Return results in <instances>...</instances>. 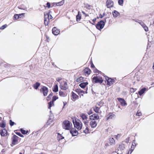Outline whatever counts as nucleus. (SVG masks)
Wrapping results in <instances>:
<instances>
[{
	"mask_svg": "<svg viewBox=\"0 0 154 154\" xmlns=\"http://www.w3.org/2000/svg\"><path fill=\"white\" fill-rule=\"evenodd\" d=\"M114 5L113 2L110 0H107L106 2V5L107 8H110L113 7Z\"/></svg>",
	"mask_w": 154,
	"mask_h": 154,
	"instance_id": "12",
	"label": "nucleus"
},
{
	"mask_svg": "<svg viewBox=\"0 0 154 154\" xmlns=\"http://www.w3.org/2000/svg\"><path fill=\"white\" fill-rule=\"evenodd\" d=\"M115 115L112 112H110L106 117V120L112 119L115 117Z\"/></svg>",
	"mask_w": 154,
	"mask_h": 154,
	"instance_id": "18",
	"label": "nucleus"
},
{
	"mask_svg": "<svg viewBox=\"0 0 154 154\" xmlns=\"http://www.w3.org/2000/svg\"><path fill=\"white\" fill-rule=\"evenodd\" d=\"M75 91L78 93L79 94H81L82 93H84V91L81 90L80 89H77L75 90Z\"/></svg>",
	"mask_w": 154,
	"mask_h": 154,
	"instance_id": "35",
	"label": "nucleus"
},
{
	"mask_svg": "<svg viewBox=\"0 0 154 154\" xmlns=\"http://www.w3.org/2000/svg\"><path fill=\"white\" fill-rule=\"evenodd\" d=\"M64 3V1L63 0H62L59 2L57 3H56V5L57 6H60L61 5H62Z\"/></svg>",
	"mask_w": 154,
	"mask_h": 154,
	"instance_id": "40",
	"label": "nucleus"
},
{
	"mask_svg": "<svg viewBox=\"0 0 154 154\" xmlns=\"http://www.w3.org/2000/svg\"><path fill=\"white\" fill-rule=\"evenodd\" d=\"M146 88H144L141 89L138 91V94L140 96H141L145 92Z\"/></svg>",
	"mask_w": 154,
	"mask_h": 154,
	"instance_id": "23",
	"label": "nucleus"
},
{
	"mask_svg": "<svg viewBox=\"0 0 154 154\" xmlns=\"http://www.w3.org/2000/svg\"><path fill=\"white\" fill-rule=\"evenodd\" d=\"M80 12L79 11L78 12V14L76 16V20L77 21H79L80 19H81V14H80Z\"/></svg>",
	"mask_w": 154,
	"mask_h": 154,
	"instance_id": "29",
	"label": "nucleus"
},
{
	"mask_svg": "<svg viewBox=\"0 0 154 154\" xmlns=\"http://www.w3.org/2000/svg\"><path fill=\"white\" fill-rule=\"evenodd\" d=\"M57 140H60L64 138V137L62 136L60 134L58 133L57 136Z\"/></svg>",
	"mask_w": 154,
	"mask_h": 154,
	"instance_id": "34",
	"label": "nucleus"
},
{
	"mask_svg": "<svg viewBox=\"0 0 154 154\" xmlns=\"http://www.w3.org/2000/svg\"><path fill=\"white\" fill-rule=\"evenodd\" d=\"M20 131L21 133L23 134H27L28 132V131H26L23 130L22 128H21L20 129Z\"/></svg>",
	"mask_w": 154,
	"mask_h": 154,
	"instance_id": "37",
	"label": "nucleus"
},
{
	"mask_svg": "<svg viewBox=\"0 0 154 154\" xmlns=\"http://www.w3.org/2000/svg\"><path fill=\"white\" fill-rule=\"evenodd\" d=\"M129 138H127L125 139V142L128 143L129 142Z\"/></svg>",
	"mask_w": 154,
	"mask_h": 154,
	"instance_id": "57",
	"label": "nucleus"
},
{
	"mask_svg": "<svg viewBox=\"0 0 154 154\" xmlns=\"http://www.w3.org/2000/svg\"><path fill=\"white\" fill-rule=\"evenodd\" d=\"M125 148V146L123 144H121L119 145V147H118V150L119 149L120 150H123Z\"/></svg>",
	"mask_w": 154,
	"mask_h": 154,
	"instance_id": "26",
	"label": "nucleus"
},
{
	"mask_svg": "<svg viewBox=\"0 0 154 154\" xmlns=\"http://www.w3.org/2000/svg\"><path fill=\"white\" fill-rule=\"evenodd\" d=\"M83 123H84V124L86 126H88V120H84Z\"/></svg>",
	"mask_w": 154,
	"mask_h": 154,
	"instance_id": "43",
	"label": "nucleus"
},
{
	"mask_svg": "<svg viewBox=\"0 0 154 154\" xmlns=\"http://www.w3.org/2000/svg\"><path fill=\"white\" fill-rule=\"evenodd\" d=\"M52 18V17L51 16V15L50 14H49V19H51Z\"/></svg>",
	"mask_w": 154,
	"mask_h": 154,
	"instance_id": "63",
	"label": "nucleus"
},
{
	"mask_svg": "<svg viewBox=\"0 0 154 154\" xmlns=\"http://www.w3.org/2000/svg\"><path fill=\"white\" fill-rule=\"evenodd\" d=\"M58 98V97L56 96H54L52 97V100L50 101L48 103V108L49 109H51V107L52 106V105L54 106V101L56 100Z\"/></svg>",
	"mask_w": 154,
	"mask_h": 154,
	"instance_id": "5",
	"label": "nucleus"
},
{
	"mask_svg": "<svg viewBox=\"0 0 154 154\" xmlns=\"http://www.w3.org/2000/svg\"><path fill=\"white\" fill-rule=\"evenodd\" d=\"M104 25L105 22L104 21L101 20L98 22L96 26L97 29L100 30L104 27Z\"/></svg>",
	"mask_w": 154,
	"mask_h": 154,
	"instance_id": "4",
	"label": "nucleus"
},
{
	"mask_svg": "<svg viewBox=\"0 0 154 154\" xmlns=\"http://www.w3.org/2000/svg\"><path fill=\"white\" fill-rule=\"evenodd\" d=\"M60 87L61 89L64 90H66L68 88L67 82H64L60 83Z\"/></svg>",
	"mask_w": 154,
	"mask_h": 154,
	"instance_id": "6",
	"label": "nucleus"
},
{
	"mask_svg": "<svg viewBox=\"0 0 154 154\" xmlns=\"http://www.w3.org/2000/svg\"><path fill=\"white\" fill-rule=\"evenodd\" d=\"M40 84L38 82H36L33 85V87L34 89L36 90L38 88V87L40 86Z\"/></svg>",
	"mask_w": 154,
	"mask_h": 154,
	"instance_id": "25",
	"label": "nucleus"
},
{
	"mask_svg": "<svg viewBox=\"0 0 154 154\" xmlns=\"http://www.w3.org/2000/svg\"><path fill=\"white\" fill-rule=\"evenodd\" d=\"M130 91L131 93H134L135 91V89H134L133 88H131L130 89Z\"/></svg>",
	"mask_w": 154,
	"mask_h": 154,
	"instance_id": "51",
	"label": "nucleus"
},
{
	"mask_svg": "<svg viewBox=\"0 0 154 154\" xmlns=\"http://www.w3.org/2000/svg\"><path fill=\"white\" fill-rule=\"evenodd\" d=\"M90 125L91 128H94L97 126V124L95 120H92L90 122Z\"/></svg>",
	"mask_w": 154,
	"mask_h": 154,
	"instance_id": "16",
	"label": "nucleus"
},
{
	"mask_svg": "<svg viewBox=\"0 0 154 154\" xmlns=\"http://www.w3.org/2000/svg\"><path fill=\"white\" fill-rule=\"evenodd\" d=\"M7 130L5 129H2L0 131V134L2 136L5 137L7 135Z\"/></svg>",
	"mask_w": 154,
	"mask_h": 154,
	"instance_id": "17",
	"label": "nucleus"
},
{
	"mask_svg": "<svg viewBox=\"0 0 154 154\" xmlns=\"http://www.w3.org/2000/svg\"><path fill=\"white\" fill-rule=\"evenodd\" d=\"M85 7L87 9L90 10L91 9V8L92 7V6L88 4H85Z\"/></svg>",
	"mask_w": 154,
	"mask_h": 154,
	"instance_id": "32",
	"label": "nucleus"
},
{
	"mask_svg": "<svg viewBox=\"0 0 154 154\" xmlns=\"http://www.w3.org/2000/svg\"><path fill=\"white\" fill-rule=\"evenodd\" d=\"M53 95V93H51L47 97V100L48 101L50 100L51 98L52 97Z\"/></svg>",
	"mask_w": 154,
	"mask_h": 154,
	"instance_id": "33",
	"label": "nucleus"
},
{
	"mask_svg": "<svg viewBox=\"0 0 154 154\" xmlns=\"http://www.w3.org/2000/svg\"><path fill=\"white\" fill-rule=\"evenodd\" d=\"M109 140L110 145H112L115 144V142L113 138H110Z\"/></svg>",
	"mask_w": 154,
	"mask_h": 154,
	"instance_id": "30",
	"label": "nucleus"
},
{
	"mask_svg": "<svg viewBox=\"0 0 154 154\" xmlns=\"http://www.w3.org/2000/svg\"><path fill=\"white\" fill-rule=\"evenodd\" d=\"M24 14H25L24 13H22V14H18V16H19V18H21V17H24Z\"/></svg>",
	"mask_w": 154,
	"mask_h": 154,
	"instance_id": "49",
	"label": "nucleus"
},
{
	"mask_svg": "<svg viewBox=\"0 0 154 154\" xmlns=\"http://www.w3.org/2000/svg\"><path fill=\"white\" fill-rule=\"evenodd\" d=\"M52 33L54 35H58L60 33V31L59 29H58L55 27L53 28L52 29Z\"/></svg>",
	"mask_w": 154,
	"mask_h": 154,
	"instance_id": "15",
	"label": "nucleus"
},
{
	"mask_svg": "<svg viewBox=\"0 0 154 154\" xmlns=\"http://www.w3.org/2000/svg\"><path fill=\"white\" fill-rule=\"evenodd\" d=\"M19 138L15 135H13L12 139V144L14 145L17 143L18 139Z\"/></svg>",
	"mask_w": 154,
	"mask_h": 154,
	"instance_id": "8",
	"label": "nucleus"
},
{
	"mask_svg": "<svg viewBox=\"0 0 154 154\" xmlns=\"http://www.w3.org/2000/svg\"><path fill=\"white\" fill-rule=\"evenodd\" d=\"M100 72V71H99L97 69H96L94 70V72H95V73H99Z\"/></svg>",
	"mask_w": 154,
	"mask_h": 154,
	"instance_id": "56",
	"label": "nucleus"
},
{
	"mask_svg": "<svg viewBox=\"0 0 154 154\" xmlns=\"http://www.w3.org/2000/svg\"><path fill=\"white\" fill-rule=\"evenodd\" d=\"M103 17V15H102L101 14H100L99 17L100 18H102Z\"/></svg>",
	"mask_w": 154,
	"mask_h": 154,
	"instance_id": "60",
	"label": "nucleus"
},
{
	"mask_svg": "<svg viewBox=\"0 0 154 154\" xmlns=\"http://www.w3.org/2000/svg\"><path fill=\"white\" fill-rule=\"evenodd\" d=\"M88 84V82H83L80 83L79 85L80 87L82 88H84Z\"/></svg>",
	"mask_w": 154,
	"mask_h": 154,
	"instance_id": "22",
	"label": "nucleus"
},
{
	"mask_svg": "<svg viewBox=\"0 0 154 154\" xmlns=\"http://www.w3.org/2000/svg\"><path fill=\"white\" fill-rule=\"evenodd\" d=\"M135 140H134L132 143V144L131 146V148L130 149H129V151H128V154H131V152H132L133 150H134V149L135 147V146H136V144L134 142Z\"/></svg>",
	"mask_w": 154,
	"mask_h": 154,
	"instance_id": "13",
	"label": "nucleus"
},
{
	"mask_svg": "<svg viewBox=\"0 0 154 154\" xmlns=\"http://www.w3.org/2000/svg\"><path fill=\"white\" fill-rule=\"evenodd\" d=\"M107 81V84L109 86H111L115 82L113 79L106 77L105 78Z\"/></svg>",
	"mask_w": 154,
	"mask_h": 154,
	"instance_id": "9",
	"label": "nucleus"
},
{
	"mask_svg": "<svg viewBox=\"0 0 154 154\" xmlns=\"http://www.w3.org/2000/svg\"><path fill=\"white\" fill-rule=\"evenodd\" d=\"M61 79H58L57 80V81L58 82H59L61 80Z\"/></svg>",
	"mask_w": 154,
	"mask_h": 154,
	"instance_id": "64",
	"label": "nucleus"
},
{
	"mask_svg": "<svg viewBox=\"0 0 154 154\" xmlns=\"http://www.w3.org/2000/svg\"><path fill=\"white\" fill-rule=\"evenodd\" d=\"M120 136V135L119 134H118L117 135L115 136V137L116 139H117L118 137H119Z\"/></svg>",
	"mask_w": 154,
	"mask_h": 154,
	"instance_id": "55",
	"label": "nucleus"
},
{
	"mask_svg": "<svg viewBox=\"0 0 154 154\" xmlns=\"http://www.w3.org/2000/svg\"><path fill=\"white\" fill-rule=\"evenodd\" d=\"M118 101L120 102L122 106H124L127 105V103L125 100L123 98H117Z\"/></svg>",
	"mask_w": 154,
	"mask_h": 154,
	"instance_id": "11",
	"label": "nucleus"
},
{
	"mask_svg": "<svg viewBox=\"0 0 154 154\" xmlns=\"http://www.w3.org/2000/svg\"><path fill=\"white\" fill-rule=\"evenodd\" d=\"M72 126V124L68 120H65L63 122L62 127L63 129L66 130L70 129Z\"/></svg>",
	"mask_w": 154,
	"mask_h": 154,
	"instance_id": "1",
	"label": "nucleus"
},
{
	"mask_svg": "<svg viewBox=\"0 0 154 154\" xmlns=\"http://www.w3.org/2000/svg\"><path fill=\"white\" fill-rule=\"evenodd\" d=\"M112 14L114 17H116L120 15V13L116 10H114L112 12Z\"/></svg>",
	"mask_w": 154,
	"mask_h": 154,
	"instance_id": "21",
	"label": "nucleus"
},
{
	"mask_svg": "<svg viewBox=\"0 0 154 154\" xmlns=\"http://www.w3.org/2000/svg\"><path fill=\"white\" fill-rule=\"evenodd\" d=\"M7 25L6 24L3 25L0 28V29H2V30L4 29L5 28H6L7 27Z\"/></svg>",
	"mask_w": 154,
	"mask_h": 154,
	"instance_id": "47",
	"label": "nucleus"
},
{
	"mask_svg": "<svg viewBox=\"0 0 154 154\" xmlns=\"http://www.w3.org/2000/svg\"><path fill=\"white\" fill-rule=\"evenodd\" d=\"M80 116L83 120H86L88 119V117L84 113H82L81 114Z\"/></svg>",
	"mask_w": 154,
	"mask_h": 154,
	"instance_id": "27",
	"label": "nucleus"
},
{
	"mask_svg": "<svg viewBox=\"0 0 154 154\" xmlns=\"http://www.w3.org/2000/svg\"><path fill=\"white\" fill-rule=\"evenodd\" d=\"M141 113L140 112H137L136 114V115L138 116H140L141 115Z\"/></svg>",
	"mask_w": 154,
	"mask_h": 154,
	"instance_id": "54",
	"label": "nucleus"
},
{
	"mask_svg": "<svg viewBox=\"0 0 154 154\" xmlns=\"http://www.w3.org/2000/svg\"><path fill=\"white\" fill-rule=\"evenodd\" d=\"M84 73L88 75H89L91 72V69L88 68H86L83 70Z\"/></svg>",
	"mask_w": 154,
	"mask_h": 154,
	"instance_id": "20",
	"label": "nucleus"
},
{
	"mask_svg": "<svg viewBox=\"0 0 154 154\" xmlns=\"http://www.w3.org/2000/svg\"><path fill=\"white\" fill-rule=\"evenodd\" d=\"M89 129L88 126H86L85 129L83 131V132L85 134H87L89 133Z\"/></svg>",
	"mask_w": 154,
	"mask_h": 154,
	"instance_id": "39",
	"label": "nucleus"
},
{
	"mask_svg": "<svg viewBox=\"0 0 154 154\" xmlns=\"http://www.w3.org/2000/svg\"><path fill=\"white\" fill-rule=\"evenodd\" d=\"M141 25L143 27V28L145 26H146L143 23H142V24H141Z\"/></svg>",
	"mask_w": 154,
	"mask_h": 154,
	"instance_id": "59",
	"label": "nucleus"
},
{
	"mask_svg": "<svg viewBox=\"0 0 154 154\" xmlns=\"http://www.w3.org/2000/svg\"><path fill=\"white\" fill-rule=\"evenodd\" d=\"M91 68H94L95 67V66H94V64H93V63H92H92L91 64Z\"/></svg>",
	"mask_w": 154,
	"mask_h": 154,
	"instance_id": "58",
	"label": "nucleus"
},
{
	"mask_svg": "<svg viewBox=\"0 0 154 154\" xmlns=\"http://www.w3.org/2000/svg\"><path fill=\"white\" fill-rule=\"evenodd\" d=\"M46 5V7L48 8H50L51 7V4L49 2H47Z\"/></svg>",
	"mask_w": 154,
	"mask_h": 154,
	"instance_id": "50",
	"label": "nucleus"
},
{
	"mask_svg": "<svg viewBox=\"0 0 154 154\" xmlns=\"http://www.w3.org/2000/svg\"><path fill=\"white\" fill-rule=\"evenodd\" d=\"M70 132L72 136H76L78 134V131L75 128L71 129Z\"/></svg>",
	"mask_w": 154,
	"mask_h": 154,
	"instance_id": "14",
	"label": "nucleus"
},
{
	"mask_svg": "<svg viewBox=\"0 0 154 154\" xmlns=\"http://www.w3.org/2000/svg\"><path fill=\"white\" fill-rule=\"evenodd\" d=\"M40 91L42 92L44 96H46L48 92V88L46 86H43L41 89Z\"/></svg>",
	"mask_w": 154,
	"mask_h": 154,
	"instance_id": "7",
	"label": "nucleus"
},
{
	"mask_svg": "<svg viewBox=\"0 0 154 154\" xmlns=\"http://www.w3.org/2000/svg\"><path fill=\"white\" fill-rule=\"evenodd\" d=\"M93 109L95 111V112L96 113L99 112V111L100 109V108L99 107L95 106L94 107H93Z\"/></svg>",
	"mask_w": 154,
	"mask_h": 154,
	"instance_id": "36",
	"label": "nucleus"
},
{
	"mask_svg": "<svg viewBox=\"0 0 154 154\" xmlns=\"http://www.w3.org/2000/svg\"><path fill=\"white\" fill-rule=\"evenodd\" d=\"M118 4L121 5H123V0H118Z\"/></svg>",
	"mask_w": 154,
	"mask_h": 154,
	"instance_id": "44",
	"label": "nucleus"
},
{
	"mask_svg": "<svg viewBox=\"0 0 154 154\" xmlns=\"http://www.w3.org/2000/svg\"><path fill=\"white\" fill-rule=\"evenodd\" d=\"M72 98L73 99H74L75 100L77 99V98L79 97V96L76 94H75V93L73 92H72Z\"/></svg>",
	"mask_w": 154,
	"mask_h": 154,
	"instance_id": "28",
	"label": "nucleus"
},
{
	"mask_svg": "<svg viewBox=\"0 0 154 154\" xmlns=\"http://www.w3.org/2000/svg\"><path fill=\"white\" fill-rule=\"evenodd\" d=\"M93 113V112L91 109L88 112V114L89 115H90Z\"/></svg>",
	"mask_w": 154,
	"mask_h": 154,
	"instance_id": "52",
	"label": "nucleus"
},
{
	"mask_svg": "<svg viewBox=\"0 0 154 154\" xmlns=\"http://www.w3.org/2000/svg\"><path fill=\"white\" fill-rule=\"evenodd\" d=\"M73 123L75 128H76L78 130H80L82 129V123L81 122L80 123L76 120L74 121V120H73Z\"/></svg>",
	"mask_w": 154,
	"mask_h": 154,
	"instance_id": "3",
	"label": "nucleus"
},
{
	"mask_svg": "<svg viewBox=\"0 0 154 154\" xmlns=\"http://www.w3.org/2000/svg\"><path fill=\"white\" fill-rule=\"evenodd\" d=\"M99 118V116L97 114L95 113L89 116V119L90 120H97Z\"/></svg>",
	"mask_w": 154,
	"mask_h": 154,
	"instance_id": "10",
	"label": "nucleus"
},
{
	"mask_svg": "<svg viewBox=\"0 0 154 154\" xmlns=\"http://www.w3.org/2000/svg\"><path fill=\"white\" fill-rule=\"evenodd\" d=\"M53 91L54 92H57L58 91V86L57 85H55L53 87Z\"/></svg>",
	"mask_w": 154,
	"mask_h": 154,
	"instance_id": "31",
	"label": "nucleus"
},
{
	"mask_svg": "<svg viewBox=\"0 0 154 154\" xmlns=\"http://www.w3.org/2000/svg\"><path fill=\"white\" fill-rule=\"evenodd\" d=\"M10 125L11 126H13L14 124H16L13 122L11 120H10Z\"/></svg>",
	"mask_w": 154,
	"mask_h": 154,
	"instance_id": "46",
	"label": "nucleus"
},
{
	"mask_svg": "<svg viewBox=\"0 0 154 154\" xmlns=\"http://www.w3.org/2000/svg\"><path fill=\"white\" fill-rule=\"evenodd\" d=\"M96 18H95L92 20V21L94 23H95L96 21Z\"/></svg>",
	"mask_w": 154,
	"mask_h": 154,
	"instance_id": "61",
	"label": "nucleus"
},
{
	"mask_svg": "<svg viewBox=\"0 0 154 154\" xmlns=\"http://www.w3.org/2000/svg\"><path fill=\"white\" fill-rule=\"evenodd\" d=\"M15 133L16 134H17V135L20 137H23V135H22L20 132H15Z\"/></svg>",
	"mask_w": 154,
	"mask_h": 154,
	"instance_id": "48",
	"label": "nucleus"
},
{
	"mask_svg": "<svg viewBox=\"0 0 154 154\" xmlns=\"http://www.w3.org/2000/svg\"><path fill=\"white\" fill-rule=\"evenodd\" d=\"M6 126V125L5 123L3 122L2 123H0V127L2 128H4Z\"/></svg>",
	"mask_w": 154,
	"mask_h": 154,
	"instance_id": "42",
	"label": "nucleus"
},
{
	"mask_svg": "<svg viewBox=\"0 0 154 154\" xmlns=\"http://www.w3.org/2000/svg\"><path fill=\"white\" fill-rule=\"evenodd\" d=\"M19 16L18 14H15L14 15V20H17L19 18Z\"/></svg>",
	"mask_w": 154,
	"mask_h": 154,
	"instance_id": "45",
	"label": "nucleus"
},
{
	"mask_svg": "<svg viewBox=\"0 0 154 154\" xmlns=\"http://www.w3.org/2000/svg\"><path fill=\"white\" fill-rule=\"evenodd\" d=\"M63 108L64 107V106L66 104V102H63Z\"/></svg>",
	"mask_w": 154,
	"mask_h": 154,
	"instance_id": "62",
	"label": "nucleus"
},
{
	"mask_svg": "<svg viewBox=\"0 0 154 154\" xmlns=\"http://www.w3.org/2000/svg\"><path fill=\"white\" fill-rule=\"evenodd\" d=\"M83 78H84L82 76H81L80 77L77 79H76V81L77 82H81V81L83 80Z\"/></svg>",
	"mask_w": 154,
	"mask_h": 154,
	"instance_id": "38",
	"label": "nucleus"
},
{
	"mask_svg": "<svg viewBox=\"0 0 154 154\" xmlns=\"http://www.w3.org/2000/svg\"><path fill=\"white\" fill-rule=\"evenodd\" d=\"M145 30V31L146 32L147 31H148V27L146 26L143 28Z\"/></svg>",
	"mask_w": 154,
	"mask_h": 154,
	"instance_id": "53",
	"label": "nucleus"
},
{
	"mask_svg": "<svg viewBox=\"0 0 154 154\" xmlns=\"http://www.w3.org/2000/svg\"><path fill=\"white\" fill-rule=\"evenodd\" d=\"M44 20V24L45 26H47L49 24V20Z\"/></svg>",
	"mask_w": 154,
	"mask_h": 154,
	"instance_id": "41",
	"label": "nucleus"
},
{
	"mask_svg": "<svg viewBox=\"0 0 154 154\" xmlns=\"http://www.w3.org/2000/svg\"><path fill=\"white\" fill-rule=\"evenodd\" d=\"M59 95L61 97H65L66 96L67 94L66 92L60 91L59 92Z\"/></svg>",
	"mask_w": 154,
	"mask_h": 154,
	"instance_id": "24",
	"label": "nucleus"
},
{
	"mask_svg": "<svg viewBox=\"0 0 154 154\" xmlns=\"http://www.w3.org/2000/svg\"><path fill=\"white\" fill-rule=\"evenodd\" d=\"M103 81L102 77L97 76H94L92 79V82L94 83H99L101 84Z\"/></svg>",
	"mask_w": 154,
	"mask_h": 154,
	"instance_id": "2",
	"label": "nucleus"
},
{
	"mask_svg": "<svg viewBox=\"0 0 154 154\" xmlns=\"http://www.w3.org/2000/svg\"><path fill=\"white\" fill-rule=\"evenodd\" d=\"M51 12L50 11H49L48 12H47L46 13H45L44 14V20H49V14Z\"/></svg>",
	"mask_w": 154,
	"mask_h": 154,
	"instance_id": "19",
	"label": "nucleus"
}]
</instances>
